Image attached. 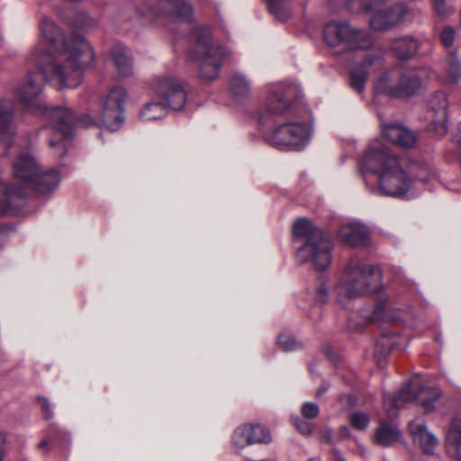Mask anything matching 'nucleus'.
Here are the masks:
<instances>
[{
    "label": "nucleus",
    "instance_id": "nucleus-1",
    "mask_svg": "<svg viewBox=\"0 0 461 461\" xmlns=\"http://www.w3.org/2000/svg\"><path fill=\"white\" fill-rule=\"evenodd\" d=\"M40 33L45 41L37 42L26 58L28 72L14 87L17 101L26 109L41 113L49 122L64 135L71 132L73 114L66 107L49 110L39 100L43 84L37 71L46 81L59 88H76L83 80L84 70L93 62L94 51L90 44L80 35L68 36L51 20L43 18L39 24Z\"/></svg>",
    "mask_w": 461,
    "mask_h": 461
},
{
    "label": "nucleus",
    "instance_id": "nucleus-2",
    "mask_svg": "<svg viewBox=\"0 0 461 461\" xmlns=\"http://www.w3.org/2000/svg\"><path fill=\"white\" fill-rule=\"evenodd\" d=\"M361 170L364 176L366 173L377 175L379 189L387 196H405L415 181L402 168L398 158L378 141L372 142L366 150Z\"/></svg>",
    "mask_w": 461,
    "mask_h": 461
},
{
    "label": "nucleus",
    "instance_id": "nucleus-3",
    "mask_svg": "<svg viewBox=\"0 0 461 461\" xmlns=\"http://www.w3.org/2000/svg\"><path fill=\"white\" fill-rule=\"evenodd\" d=\"M14 176L23 182L24 187L15 186L0 182V216L12 208L14 198L25 195V188L46 194L54 190L59 184L58 172L41 173L36 159L29 153H22L13 164Z\"/></svg>",
    "mask_w": 461,
    "mask_h": 461
},
{
    "label": "nucleus",
    "instance_id": "nucleus-4",
    "mask_svg": "<svg viewBox=\"0 0 461 461\" xmlns=\"http://www.w3.org/2000/svg\"><path fill=\"white\" fill-rule=\"evenodd\" d=\"M382 287L381 270L359 258H351L334 287L338 303L346 306L347 301L375 293Z\"/></svg>",
    "mask_w": 461,
    "mask_h": 461
},
{
    "label": "nucleus",
    "instance_id": "nucleus-5",
    "mask_svg": "<svg viewBox=\"0 0 461 461\" xmlns=\"http://www.w3.org/2000/svg\"><path fill=\"white\" fill-rule=\"evenodd\" d=\"M294 234L307 238L296 252L300 262H311L317 271L325 270L330 265L332 242L328 234L305 218L298 219L294 223Z\"/></svg>",
    "mask_w": 461,
    "mask_h": 461
},
{
    "label": "nucleus",
    "instance_id": "nucleus-6",
    "mask_svg": "<svg viewBox=\"0 0 461 461\" xmlns=\"http://www.w3.org/2000/svg\"><path fill=\"white\" fill-rule=\"evenodd\" d=\"M428 70H390L378 77L374 83L375 95L408 100L418 95L427 86Z\"/></svg>",
    "mask_w": 461,
    "mask_h": 461
},
{
    "label": "nucleus",
    "instance_id": "nucleus-7",
    "mask_svg": "<svg viewBox=\"0 0 461 461\" xmlns=\"http://www.w3.org/2000/svg\"><path fill=\"white\" fill-rule=\"evenodd\" d=\"M224 55V50L214 45L211 32L204 30L197 35L195 46L188 52V59L194 62L200 77L211 81L218 77Z\"/></svg>",
    "mask_w": 461,
    "mask_h": 461
},
{
    "label": "nucleus",
    "instance_id": "nucleus-8",
    "mask_svg": "<svg viewBox=\"0 0 461 461\" xmlns=\"http://www.w3.org/2000/svg\"><path fill=\"white\" fill-rule=\"evenodd\" d=\"M299 87L294 84L276 83L267 86L265 111L258 114L260 130L268 123L272 116L287 112L299 96Z\"/></svg>",
    "mask_w": 461,
    "mask_h": 461
},
{
    "label": "nucleus",
    "instance_id": "nucleus-9",
    "mask_svg": "<svg viewBox=\"0 0 461 461\" xmlns=\"http://www.w3.org/2000/svg\"><path fill=\"white\" fill-rule=\"evenodd\" d=\"M439 395L440 391L437 387L422 386L420 384L412 383L402 388L393 398L385 397L384 404L388 418L392 419L396 416V411H392L389 405L399 409L405 402H415L424 409L425 412H430Z\"/></svg>",
    "mask_w": 461,
    "mask_h": 461
},
{
    "label": "nucleus",
    "instance_id": "nucleus-10",
    "mask_svg": "<svg viewBox=\"0 0 461 461\" xmlns=\"http://www.w3.org/2000/svg\"><path fill=\"white\" fill-rule=\"evenodd\" d=\"M323 40L331 47L343 45L351 50L367 49L373 42L367 32L357 30L346 22H331L326 24Z\"/></svg>",
    "mask_w": 461,
    "mask_h": 461
},
{
    "label": "nucleus",
    "instance_id": "nucleus-11",
    "mask_svg": "<svg viewBox=\"0 0 461 461\" xmlns=\"http://www.w3.org/2000/svg\"><path fill=\"white\" fill-rule=\"evenodd\" d=\"M310 127L304 122H285L264 135L265 140L279 149H303L311 139Z\"/></svg>",
    "mask_w": 461,
    "mask_h": 461
},
{
    "label": "nucleus",
    "instance_id": "nucleus-12",
    "mask_svg": "<svg viewBox=\"0 0 461 461\" xmlns=\"http://www.w3.org/2000/svg\"><path fill=\"white\" fill-rule=\"evenodd\" d=\"M128 93L122 86H115L107 94L101 112L102 121L110 131H116L124 122V109Z\"/></svg>",
    "mask_w": 461,
    "mask_h": 461
},
{
    "label": "nucleus",
    "instance_id": "nucleus-13",
    "mask_svg": "<svg viewBox=\"0 0 461 461\" xmlns=\"http://www.w3.org/2000/svg\"><path fill=\"white\" fill-rule=\"evenodd\" d=\"M154 92L166 102L167 108L172 110H182L187 101V93L183 83L173 77L158 78Z\"/></svg>",
    "mask_w": 461,
    "mask_h": 461
},
{
    "label": "nucleus",
    "instance_id": "nucleus-14",
    "mask_svg": "<svg viewBox=\"0 0 461 461\" xmlns=\"http://www.w3.org/2000/svg\"><path fill=\"white\" fill-rule=\"evenodd\" d=\"M410 10L405 3H396L376 12L370 19V26L375 31H389L402 24L408 17Z\"/></svg>",
    "mask_w": 461,
    "mask_h": 461
},
{
    "label": "nucleus",
    "instance_id": "nucleus-15",
    "mask_svg": "<svg viewBox=\"0 0 461 461\" xmlns=\"http://www.w3.org/2000/svg\"><path fill=\"white\" fill-rule=\"evenodd\" d=\"M447 100L445 95L438 92L429 100L426 119L429 121V127L436 133L443 135L447 132Z\"/></svg>",
    "mask_w": 461,
    "mask_h": 461
},
{
    "label": "nucleus",
    "instance_id": "nucleus-16",
    "mask_svg": "<svg viewBox=\"0 0 461 461\" xmlns=\"http://www.w3.org/2000/svg\"><path fill=\"white\" fill-rule=\"evenodd\" d=\"M408 429L413 442L420 447L422 452L427 455H433L439 440L428 429L426 423L420 419H416L409 423Z\"/></svg>",
    "mask_w": 461,
    "mask_h": 461
},
{
    "label": "nucleus",
    "instance_id": "nucleus-17",
    "mask_svg": "<svg viewBox=\"0 0 461 461\" xmlns=\"http://www.w3.org/2000/svg\"><path fill=\"white\" fill-rule=\"evenodd\" d=\"M338 238L349 246L366 245L370 239V230L362 222L352 221L339 227Z\"/></svg>",
    "mask_w": 461,
    "mask_h": 461
},
{
    "label": "nucleus",
    "instance_id": "nucleus-18",
    "mask_svg": "<svg viewBox=\"0 0 461 461\" xmlns=\"http://www.w3.org/2000/svg\"><path fill=\"white\" fill-rule=\"evenodd\" d=\"M74 116L71 132L68 136H64L57 127H55V123L50 122V127L54 131V136L50 139L49 143L50 146L55 149V153L57 156H64L67 152V143L68 140L72 137L74 130L77 126L78 127H90L95 124V121L89 115H84L80 119L77 120L75 113L67 108Z\"/></svg>",
    "mask_w": 461,
    "mask_h": 461
},
{
    "label": "nucleus",
    "instance_id": "nucleus-19",
    "mask_svg": "<svg viewBox=\"0 0 461 461\" xmlns=\"http://www.w3.org/2000/svg\"><path fill=\"white\" fill-rule=\"evenodd\" d=\"M375 64H382V56L371 51L366 55L363 63L351 71L349 84L352 89L359 94L364 92L368 78L367 68Z\"/></svg>",
    "mask_w": 461,
    "mask_h": 461
},
{
    "label": "nucleus",
    "instance_id": "nucleus-20",
    "mask_svg": "<svg viewBox=\"0 0 461 461\" xmlns=\"http://www.w3.org/2000/svg\"><path fill=\"white\" fill-rule=\"evenodd\" d=\"M381 132L390 142L402 148H411L416 143L414 132L399 124H381Z\"/></svg>",
    "mask_w": 461,
    "mask_h": 461
},
{
    "label": "nucleus",
    "instance_id": "nucleus-21",
    "mask_svg": "<svg viewBox=\"0 0 461 461\" xmlns=\"http://www.w3.org/2000/svg\"><path fill=\"white\" fill-rule=\"evenodd\" d=\"M445 447L450 457L461 459V419L457 416L452 419L446 430Z\"/></svg>",
    "mask_w": 461,
    "mask_h": 461
},
{
    "label": "nucleus",
    "instance_id": "nucleus-22",
    "mask_svg": "<svg viewBox=\"0 0 461 461\" xmlns=\"http://www.w3.org/2000/svg\"><path fill=\"white\" fill-rule=\"evenodd\" d=\"M392 311L389 296L381 294L376 300L372 315L368 318L373 322H395L402 320V314H406L402 312L395 314Z\"/></svg>",
    "mask_w": 461,
    "mask_h": 461
},
{
    "label": "nucleus",
    "instance_id": "nucleus-23",
    "mask_svg": "<svg viewBox=\"0 0 461 461\" xmlns=\"http://www.w3.org/2000/svg\"><path fill=\"white\" fill-rule=\"evenodd\" d=\"M13 118V109L0 101V145L5 148L11 147L14 136L15 131L12 124Z\"/></svg>",
    "mask_w": 461,
    "mask_h": 461
},
{
    "label": "nucleus",
    "instance_id": "nucleus-24",
    "mask_svg": "<svg viewBox=\"0 0 461 461\" xmlns=\"http://www.w3.org/2000/svg\"><path fill=\"white\" fill-rule=\"evenodd\" d=\"M157 12L161 14H176L182 19L189 20L193 9L184 0H159Z\"/></svg>",
    "mask_w": 461,
    "mask_h": 461
},
{
    "label": "nucleus",
    "instance_id": "nucleus-25",
    "mask_svg": "<svg viewBox=\"0 0 461 461\" xmlns=\"http://www.w3.org/2000/svg\"><path fill=\"white\" fill-rule=\"evenodd\" d=\"M111 56L122 77H128L132 73V62L130 50L122 44L115 45L111 50Z\"/></svg>",
    "mask_w": 461,
    "mask_h": 461
},
{
    "label": "nucleus",
    "instance_id": "nucleus-26",
    "mask_svg": "<svg viewBox=\"0 0 461 461\" xmlns=\"http://www.w3.org/2000/svg\"><path fill=\"white\" fill-rule=\"evenodd\" d=\"M419 44L413 37H403L397 39L393 42L392 49L394 54L400 59H407L412 57L417 50Z\"/></svg>",
    "mask_w": 461,
    "mask_h": 461
},
{
    "label": "nucleus",
    "instance_id": "nucleus-27",
    "mask_svg": "<svg viewBox=\"0 0 461 461\" xmlns=\"http://www.w3.org/2000/svg\"><path fill=\"white\" fill-rule=\"evenodd\" d=\"M375 442L383 447H389L401 438V433L396 426L382 424L375 431Z\"/></svg>",
    "mask_w": 461,
    "mask_h": 461
},
{
    "label": "nucleus",
    "instance_id": "nucleus-28",
    "mask_svg": "<svg viewBox=\"0 0 461 461\" xmlns=\"http://www.w3.org/2000/svg\"><path fill=\"white\" fill-rule=\"evenodd\" d=\"M230 90L237 101L247 99L250 94V83L245 76L235 74L230 80Z\"/></svg>",
    "mask_w": 461,
    "mask_h": 461
},
{
    "label": "nucleus",
    "instance_id": "nucleus-29",
    "mask_svg": "<svg viewBox=\"0 0 461 461\" xmlns=\"http://www.w3.org/2000/svg\"><path fill=\"white\" fill-rule=\"evenodd\" d=\"M167 108L164 103L149 102L140 113V117L143 122L160 120L166 117Z\"/></svg>",
    "mask_w": 461,
    "mask_h": 461
},
{
    "label": "nucleus",
    "instance_id": "nucleus-30",
    "mask_svg": "<svg viewBox=\"0 0 461 461\" xmlns=\"http://www.w3.org/2000/svg\"><path fill=\"white\" fill-rule=\"evenodd\" d=\"M251 424H243L237 428L232 434V446L237 451L243 449L244 447L253 445L251 436Z\"/></svg>",
    "mask_w": 461,
    "mask_h": 461
},
{
    "label": "nucleus",
    "instance_id": "nucleus-31",
    "mask_svg": "<svg viewBox=\"0 0 461 461\" xmlns=\"http://www.w3.org/2000/svg\"><path fill=\"white\" fill-rule=\"evenodd\" d=\"M445 68L455 81L460 78L461 63L456 51H449L444 59Z\"/></svg>",
    "mask_w": 461,
    "mask_h": 461
},
{
    "label": "nucleus",
    "instance_id": "nucleus-32",
    "mask_svg": "<svg viewBox=\"0 0 461 461\" xmlns=\"http://www.w3.org/2000/svg\"><path fill=\"white\" fill-rule=\"evenodd\" d=\"M270 13L280 22H285L291 17V11L285 0H267Z\"/></svg>",
    "mask_w": 461,
    "mask_h": 461
},
{
    "label": "nucleus",
    "instance_id": "nucleus-33",
    "mask_svg": "<svg viewBox=\"0 0 461 461\" xmlns=\"http://www.w3.org/2000/svg\"><path fill=\"white\" fill-rule=\"evenodd\" d=\"M251 438L253 444L269 443L271 441V434L267 428L260 424H251Z\"/></svg>",
    "mask_w": 461,
    "mask_h": 461
},
{
    "label": "nucleus",
    "instance_id": "nucleus-34",
    "mask_svg": "<svg viewBox=\"0 0 461 461\" xmlns=\"http://www.w3.org/2000/svg\"><path fill=\"white\" fill-rule=\"evenodd\" d=\"M351 426L357 430H365L370 422L369 415L361 410L355 411L349 419Z\"/></svg>",
    "mask_w": 461,
    "mask_h": 461
},
{
    "label": "nucleus",
    "instance_id": "nucleus-35",
    "mask_svg": "<svg viewBox=\"0 0 461 461\" xmlns=\"http://www.w3.org/2000/svg\"><path fill=\"white\" fill-rule=\"evenodd\" d=\"M76 15L77 17L75 20L68 21L72 27L86 31L94 26V20H92L86 13H78Z\"/></svg>",
    "mask_w": 461,
    "mask_h": 461
},
{
    "label": "nucleus",
    "instance_id": "nucleus-36",
    "mask_svg": "<svg viewBox=\"0 0 461 461\" xmlns=\"http://www.w3.org/2000/svg\"><path fill=\"white\" fill-rule=\"evenodd\" d=\"M279 347L285 351H293L298 349L301 345L294 336L289 334H281L277 339Z\"/></svg>",
    "mask_w": 461,
    "mask_h": 461
},
{
    "label": "nucleus",
    "instance_id": "nucleus-37",
    "mask_svg": "<svg viewBox=\"0 0 461 461\" xmlns=\"http://www.w3.org/2000/svg\"><path fill=\"white\" fill-rule=\"evenodd\" d=\"M329 297V290L326 283L321 282L319 286L312 294V299L315 304H323Z\"/></svg>",
    "mask_w": 461,
    "mask_h": 461
},
{
    "label": "nucleus",
    "instance_id": "nucleus-38",
    "mask_svg": "<svg viewBox=\"0 0 461 461\" xmlns=\"http://www.w3.org/2000/svg\"><path fill=\"white\" fill-rule=\"evenodd\" d=\"M301 413L306 419H314L318 417L320 409L317 403L306 402L302 405Z\"/></svg>",
    "mask_w": 461,
    "mask_h": 461
},
{
    "label": "nucleus",
    "instance_id": "nucleus-39",
    "mask_svg": "<svg viewBox=\"0 0 461 461\" xmlns=\"http://www.w3.org/2000/svg\"><path fill=\"white\" fill-rule=\"evenodd\" d=\"M294 425L297 430L305 436L311 435L313 429V424L308 420H304L299 417L293 418Z\"/></svg>",
    "mask_w": 461,
    "mask_h": 461
},
{
    "label": "nucleus",
    "instance_id": "nucleus-40",
    "mask_svg": "<svg viewBox=\"0 0 461 461\" xmlns=\"http://www.w3.org/2000/svg\"><path fill=\"white\" fill-rule=\"evenodd\" d=\"M455 30L450 26L445 27L442 30L440 34V41L445 48L452 47L455 40Z\"/></svg>",
    "mask_w": 461,
    "mask_h": 461
},
{
    "label": "nucleus",
    "instance_id": "nucleus-41",
    "mask_svg": "<svg viewBox=\"0 0 461 461\" xmlns=\"http://www.w3.org/2000/svg\"><path fill=\"white\" fill-rule=\"evenodd\" d=\"M431 2L438 16H446L451 12V7L446 5L445 0H431Z\"/></svg>",
    "mask_w": 461,
    "mask_h": 461
},
{
    "label": "nucleus",
    "instance_id": "nucleus-42",
    "mask_svg": "<svg viewBox=\"0 0 461 461\" xmlns=\"http://www.w3.org/2000/svg\"><path fill=\"white\" fill-rule=\"evenodd\" d=\"M385 0H353V3L363 9V11L368 12L375 7L376 4H382Z\"/></svg>",
    "mask_w": 461,
    "mask_h": 461
},
{
    "label": "nucleus",
    "instance_id": "nucleus-43",
    "mask_svg": "<svg viewBox=\"0 0 461 461\" xmlns=\"http://www.w3.org/2000/svg\"><path fill=\"white\" fill-rule=\"evenodd\" d=\"M39 402L41 403V411L43 412L44 418L46 420H50L53 417V411L50 409V404L48 399L44 397L38 398Z\"/></svg>",
    "mask_w": 461,
    "mask_h": 461
},
{
    "label": "nucleus",
    "instance_id": "nucleus-44",
    "mask_svg": "<svg viewBox=\"0 0 461 461\" xmlns=\"http://www.w3.org/2000/svg\"><path fill=\"white\" fill-rule=\"evenodd\" d=\"M331 436H332V431L330 429H326L322 431V440L325 441V442H330L331 441Z\"/></svg>",
    "mask_w": 461,
    "mask_h": 461
},
{
    "label": "nucleus",
    "instance_id": "nucleus-45",
    "mask_svg": "<svg viewBox=\"0 0 461 461\" xmlns=\"http://www.w3.org/2000/svg\"><path fill=\"white\" fill-rule=\"evenodd\" d=\"M329 390V384H321L316 391V396L321 397L327 391Z\"/></svg>",
    "mask_w": 461,
    "mask_h": 461
},
{
    "label": "nucleus",
    "instance_id": "nucleus-46",
    "mask_svg": "<svg viewBox=\"0 0 461 461\" xmlns=\"http://www.w3.org/2000/svg\"><path fill=\"white\" fill-rule=\"evenodd\" d=\"M5 435L3 433H0V461H3L4 459V451H3V446L5 442Z\"/></svg>",
    "mask_w": 461,
    "mask_h": 461
},
{
    "label": "nucleus",
    "instance_id": "nucleus-47",
    "mask_svg": "<svg viewBox=\"0 0 461 461\" xmlns=\"http://www.w3.org/2000/svg\"><path fill=\"white\" fill-rule=\"evenodd\" d=\"M48 445H49V440L48 439H42L39 443L38 447H39V449H42V448H45Z\"/></svg>",
    "mask_w": 461,
    "mask_h": 461
},
{
    "label": "nucleus",
    "instance_id": "nucleus-48",
    "mask_svg": "<svg viewBox=\"0 0 461 461\" xmlns=\"http://www.w3.org/2000/svg\"><path fill=\"white\" fill-rule=\"evenodd\" d=\"M341 431L346 435V436H349L350 432H349V429L348 427L344 426L341 428Z\"/></svg>",
    "mask_w": 461,
    "mask_h": 461
},
{
    "label": "nucleus",
    "instance_id": "nucleus-49",
    "mask_svg": "<svg viewBox=\"0 0 461 461\" xmlns=\"http://www.w3.org/2000/svg\"><path fill=\"white\" fill-rule=\"evenodd\" d=\"M308 461H321L319 457H312Z\"/></svg>",
    "mask_w": 461,
    "mask_h": 461
},
{
    "label": "nucleus",
    "instance_id": "nucleus-50",
    "mask_svg": "<svg viewBox=\"0 0 461 461\" xmlns=\"http://www.w3.org/2000/svg\"><path fill=\"white\" fill-rule=\"evenodd\" d=\"M335 461H346V460H345V459H343V458H338V459H336Z\"/></svg>",
    "mask_w": 461,
    "mask_h": 461
}]
</instances>
